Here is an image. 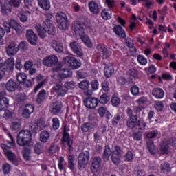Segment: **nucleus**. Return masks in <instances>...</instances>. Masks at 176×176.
<instances>
[{"instance_id":"obj_41","label":"nucleus","mask_w":176,"mask_h":176,"mask_svg":"<svg viewBox=\"0 0 176 176\" xmlns=\"http://www.w3.org/2000/svg\"><path fill=\"white\" fill-rule=\"evenodd\" d=\"M74 161L75 157H74L73 155H69L68 157V166L72 171H74V170H75V164H74Z\"/></svg>"},{"instance_id":"obj_52","label":"nucleus","mask_w":176,"mask_h":176,"mask_svg":"<svg viewBox=\"0 0 176 176\" xmlns=\"http://www.w3.org/2000/svg\"><path fill=\"white\" fill-rule=\"evenodd\" d=\"M64 86L67 89V93H68V90L75 89V82L74 81L67 82Z\"/></svg>"},{"instance_id":"obj_17","label":"nucleus","mask_w":176,"mask_h":176,"mask_svg":"<svg viewBox=\"0 0 176 176\" xmlns=\"http://www.w3.org/2000/svg\"><path fill=\"white\" fill-rule=\"evenodd\" d=\"M61 108H63V104L60 101H56L51 104L50 111L54 115H57L60 111H61Z\"/></svg>"},{"instance_id":"obj_42","label":"nucleus","mask_w":176,"mask_h":176,"mask_svg":"<svg viewBox=\"0 0 176 176\" xmlns=\"http://www.w3.org/2000/svg\"><path fill=\"white\" fill-rule=\"evenodd\" d=\"M23 155L25 160H31V149L25 148L23 151Z\"/></svg>"},{"instance_id":"obj_55","label":"nucleus","mask_w":176,"mask_h":176,"mask_svg":"<svg viewBox=\"0 0 176 176\" xmlns=\"http://www.w3.org/2000/svg\"><path fill=\"white\" fill-rule=\"evenodd\" d=\"M17 48L18 50H27L28 49V44L25 41H22L19 44Z\"/></svg>"},{"instance_id":"obj_11","label":"nucleus","mask_w":176,"mask_h":176,"mask_svg":"<svg viewBox=\"0 0 176 176\" xmlns=\"http://www.w3.org/2000/svg\"><path fill=\"white\" fill-rule=\"evenodd\" d=\"M59 97H64L67 94V88L63 86V82H56L52 87Z\"/></svg>"},{"instance_id":"obj_21","label":"nucleus","mask_w":176,"mask_h":176,"mask_svg":"<svg viewBox=\"0 0 176 176\" xmlns=\"http://www.w3.org/2000/svg\"><path fill=\"white\" fill-rule=\"evenodd\" d=\"M58 76L61 79H65V78H69L70 76H72V72H71V70L69 69H59Z\"/></svg>"},{"instance_id":"obj_56","label":"nucleus","mask_w":176,"mask_h":176,"mask_svg":"<svg viewBox=\"0 0 176 176\" xmlns=\"http://www.w3.org/2000/svg\"><path fill=\"white\" fill-rule=\"evenodd\" d=\"M2 168L4 174H9V173H10V170H12V166H10V164L6 163L3 164Z\"/></svg>"},{"instance_id":"obj_45","label":"nucleus","mask_w":176,"mask_h":176,"mask_svg":"<svg viewBox=\"0 0 176 176\" xmlns=\"http://www.w3.org/2000/svg\"><path fill=\"white\" fill-rule=\"evenodd\" d=\"M3 118L6 119V120H9L10 119H13L14 118V113L10 111V110H6L3 114Z\"/></svg>"},{"instance_id":"obj_2","label":"nucleus","mask_w":176,"mask_h":176,"mask_svg":"<svg viewBox=\"0 0 176 176\" xmlns=\"http://www.w3.org/2000/svg\"><path fill=\"white\" fill-rule=\"evenodd\" d=\"M31 140H32L31 131L21 130L17 135L16 142L19 146H25L31 144Z\"/></svg>"},{"instance_id":"obj_3","label":"nucleus","mask_w":176,"mask_h":176,"mask_svg":"<svg viewBox=\"0 0 176 176\" xmlns=\"http://www.w3.org/2000/svg\"><path fill=\"white\" fill-rule=\"evenodd\" d=\"M56 17L59 28L65 30H68V27H69V21H68L67 14L63 12H60L56 14Z\"/></svg>"},{"instance_id":"obj_23","label":"nucleus","mask_w":176,"mask_h":176,"mask_svg":"<svg viewBox=\"0 0 176 176\" xmlns=\"http://www.w3.org/2000/svg\"><path fill=\"white\" fill-rule=\"evenodd\" d=\"M6 89L10 93H12L17 89V82L13 79H10L6 84Z\"/></svg>"},{"instance_id":"obj_18","label":"nucleus","mask_w":176,"mask_h":176,"mask_svg":"<svg viewBox=\"0 0 176 176\" xmlns=\"http://www.w3.org/2000/svg\"><path fill=\"white\" fill-rule=\"evenodd\" d=\"M35 108L32 104H26L25 109L22 113V116L25 119H30L32 113H34Z\"/></svg>"},{"instance_id":"obj_57","label":"nucleus","mask_w":176,"mask_h":176,"mask_svg":"<svg viewBox=\"0 0 176 176\" xmlns=\"http://www.w3.org/2000/svg\"><path fill=\"white\" fill-rule=\"evenodd\" d=\"M102 90H103V91H105L106 93H108V91H109L110 88L109 83L108 82V81L104 80L102 82Z\"/></svg>"},{"instance_id":"obj_20","label":"nucleus","mask_w":176,"mask_h":176,"mask_svg":"<svg viewBox=\"0 0 176 176\" xmlns=\"http://www.w3.org/2000/svg\"><path fill=\"white\" fill-rule=\"evenodd\" d=\"M88 8L94 14H98L100 13V6L95 1H91L88 3Z\"/></svg>"},{"instance_id":"obj_60","label":"nucleus","mask_w":176,"mask_h":176,"mask_svg":"<svg viewBox=\"0 0 176 176\" xmlns=\"http://www.w3.org/2000/svg\"><path fill=\"white\" fill-rule=\"evenodd\" d=\"M35 65H34V62H32V60H28L25 63L24 65V68L25 69H26L27 71L31 69L32 68H33L32 67H34Z\"/></svg>"},{"instance_id":"obj_27","label":"nucleus","mask_w":176,"mask_h":176,"mask_svg":"<svg viewBox=\"0 0 176 176\" xmlns=\"http://www.w3.org/2000/svg\"><path fill=\"white\" fill-rule=\"evenodd\" d=\"M114 32L116 35H118L120 38H126V32L123 30V28L120 25H116L113 28Z\"/></svg>"},{"instance_id":"obj_19","label":"nucleus","mask_w":176,"mask_h":176,"mask_svg":"<svg viewBox=\"0 0 176 176\" xmlns=\"http://www.w3.org/2000/svg\"><path fill=\"white\" fill-rule=\"evenodd\" d=\"M72 30L75 32L76 35H79V36H82L85 34V28H83V25L79 22H77L73 25Z\"/></svg>"},{"instance_id":"obj_6","label":"nucleus","mask_w":176,"mask_h":176,"mask_svg":"<svg viewBox=\"0 0 176 176\" xmlns=\"http://www.w3.org/2000/svg\"><path fill=\"white\" fill-rule=\"evenodd\" d=\"M1 147L8 160H10V162H12L15 166H17L19 164V162L16 160V154H14L12 150H10L12 148L5 144H1Z\"/></svg>"},{"instance_id":"obj_36","label":"nucleus","mask_w":176,"mask_h":176,"mask_svg":"<svg viewBox=\"0 0 176 176\" xmlns=\"http://www.w3.org/2000/svg\"><path fill=\"white\" fill-rule=\"evenodd\" d=\"M104 72L106 78H111V76H112V74L115 72L113 66L112 65L110 66H106L104 69Z\"/></svg>"},{"instance_id":"obj_50","label":"nucleus","mask_w":176,"mask_h":176,"mask_svg":"<svg viewBox=\"0 0 176 176\" xmlns=\"http://www.w3.org/2000/svg\"><path fill=\"white\" fill-rule=\"evenodd\" d=\"M111 104L113 107H119V105H120V98L118 96H113L111 98Z\"/></svg>"},{"instance_id":"obj_63","label":"nucleus","mask_w":176,"mask_h":176,"mask_svg":"<svg viewBox=\"0 0 176 176\" xmlns=\"http://www.w3.org/2000/svg\"><path fill=\"white\" fill-rule=\"evenodd\" d=\"M0 100L7 101L9 102V98H6V91L3 90L0 91Z\"/></svg>"},{"instance_id":"obj_16","label":"nucleus","mask_w":176,"mask_h":176,"mask_svg":"<svg viewBox=\"0 0 176 176\" xmlns=\"http://www.w3.org/2000/svg\"><path fill=\"white\" fill-rule=\"evenodd\" d=\"M100 54L103 57V58H108L112 54V52L109 51V49L105 47L104 45H98L96 47Z\"/></svg>"},{"instance_id":"obj_13","label":"nucleus","mask_w":176,"mask_h":176,"mask_svg":"<svg viewBox=\"0 0 176 176\" xmlns=\"http://www.w3.org/2000/svg\"><path fill=\"white\" fill-rule=\"evenodd\" d=\"M69 46L76 56L78 57H82L83 56V51L82 50V47L78 43V42L74 41L70 43Z\"/></svg>"},{"instance_id":"obj_25","label":"nucleus","mask_w":176,"mask_h":176,"mask_svg":"<svg viewBox=\"0 0 176 176\" xmlns=\"http://www.w3.org/2000/svg\"><path fill=\"white\" fill-rule=\"evenodd\" d=\"M160 153L162 155H168L170 153V146H168V143L163 142L160 144Z\"/></svg>"},{"instance_id":"obj_28","label":"nucleus","mask_w":176,"mask_h":176,"mask_svg":"<svg viewBox=\"0 0 176 176\" xmlns=\"http://www.w3.org/2000/svg\"><path fill=\"white\" fill-rule=\"evenodd\" d=\"M152 94L155 98H163L164 97V91L161 88H154L152 91Z\"/></svg>"},{"instance_id":"obj_12","label":"nucleus","mask_w":176,"mask_h":176,"mask_svg":"<svg viewBox=\"0 0 176 176\" xmlns=\"http://www.w3.org/2000/svg\"><path fill=\"white\" fill-rule=\"evenodd\" d=\"M98 99L96 98H87L84 100V104L89 109H94L98 105Z\"/></svg>"},{"instance_id":"obj_22","label":"nucleus","mask_w":176,"mask_h":176,"mask_svg":"<svg viewBox=\"0 0 176 176\" xmlns=\"http://www.w3.org/2000/svg\"><path fill=\"white\" fill-rule=\"evenodd\" d=\"M61 140L62 144H64V142H67V145L69 146V152L73 151L74 148L72 147V145L74 142L72 140L69 139V133L65 132Z\"/></svg>"},{"instance_id":"obj_4","label":"nucleus","mask_w":176,"mask_h":176,"mask_svg":"<svg viewBox=\"0 0 176 176\" xmlns=\"http://www.w3.org/2000/svg\"><path fill=\"white\" fill-rule=\"evenodd\" d=\"M126 113L129 116L126 121V126L129 130H133L137 126V122H138V116L133 114V110L129 108L126 111Z\"/></svg>"},{"instance_id":"obj_15","label":"nucleus","mask_w":176,"mask_h":176,"mask_svg":"<svg viewBox=\"0 0 176 176\" xmlns=\"http://www.w3.org/2000/svg\"><path fill=\"white\" fill-rule=\"evenodd\" d=\"M17 45L14 41H12L9 45L6 47V53L8 56H16L17 52H19V48L16 47Z\"/></svg>"},{"instance_id":"obj_46","label":"nucleus","mask_w":176,"mask_h":176,"mask_svg":"<svg viewBox=\"0 0 176 176\" xmlns=\"http://www.w3.org/2000/svg\"><path fill=\"white\" fill-rule=\"evenodd\" d=\"M132 136L135 141H141V140H142V132H133Z\"/></svg>"},{"instance_id":"obj_26","label":"nucleus","mask_w":176,"mask_h":176,"mask_svg":"<svg viewBox=\"0 0 176 176\" xmlns=\"http://www.w3.org/2000/svg\"><path fill=\"white\" fill-rule=\"evenodd\" d=\"M21 128V121L19 119L14 120L10 124V129L12 131H19Z\"/></svg>"},{"instance_id":"obj_33","label":"nucleus","mask_w":176,"mask_h":176,"mask_svg":"<svg viewBox=\"0 0 176 176\" xmlns=\"http://www.w3.org/2000/svg\"><path fill=\"white\" fill-rule=\"evenodd\" d=\"M39 6L44 10H49L50 9V1L49 0H37Z\"/></svg>"},{"instance_id":"obj_34","label":"nucleus","mask_w":176,"mask_h":176,"mask_svg":"<svg viewBox=\"0 0 176 176\" xmlns=\"http://www.w3.org/2000/svg\"><path fill=\"white\" fill-rule=\"evenodd\" d=\"M147 148L148 152H150L151 155H155V153H156V146L153 144V140L149 139L147 141Z\"/></svg>"},{"instance_id":"obj_1","label":"nucleus","mask_w":176,"mask_h":176,"mask_svg":"<svg viewBox=\"0 0 176 176\" xmlns=\"http://www.w3.org/2000/svg\"><path fill=\"white\" fill-rule=\"evenodd\" d=\"M35 29L40 38H46L47 32L50 35H54V32H56V28L54 27V25L52 23L50 19L45 20L43 23V26L39 23L36 24Z\"/></svg>"},{"instance_id":"obj_5","label":"nucleus","mask_w":176,"mask_h":176,"mask_svg":"<svg viewBox=\"0 0 176 176\" xmlns=\"http://www.w3.org/2000/svg\"><path fill=\"white\" fill-rule=\"evenodd\" d=\"M90 159V153L89 151H83L80 153L78 157V168L79 170H82V168H85L89 164V160Z\"/></svg>"},{"instance_id":"obj_38","label":"nucleus","mask_w":176,"mask_h":176,"mask_svg":"<svg viewBox=\"0 0 176 176\" xmlns=\"http://www.w3.org/2000/svg\"><path fill=\"white\" fill-rule=\"evenodd\" d=\"M120 157H122L121 154H118L116 152L111 153V160L114 164H118L119 162L120 161Z\"/></svg>"},{"instance_id":"obj_49","label":"nucleus","mask_w":176,"mask_h":176,"mask_svg":"<svg viewBox=\"0 0 176 176\" xmlns=\"http://www.w3.org/2000/svg\"><path fill=\"white\" fill-rule=\"evenodd\" d=\"M16 79L19 83H23L27 79V74L25 73H19L16 76Z\"/></svg>"},{"instance_id":"obj_47","label":"nucleus","mask_w":176,"mask_h":176,"mask_svg":"<svg viewBox=\"0 0 176 176\" xmlns=\"http://www.w3.org/2000/svg\"><path fill=\"white\" fill-rule=\"evenodd\" d=\"M52 128L54 130H58L60 129V120L57 118L52 119Z\"/></svg>"},{"instance_id":"obj_32","label":"nucleus","mask_w":176,"mask_h":176,"mask_svg":"<svg viewBox=\"0 0 176 176\" xmlns=\"http://www.w3.org/2000/svg\"><path fill=\"white\" fill-rule=\"evenodd\" d=\"M10 28H13V30H15L17 32H21V25H20V24H19L14 19H11L10 21Z\"/></svg>"},{"instance_id":"obj_30","label":"nucleus","mask_w":176,"mask_h":176,"mask_svg":"<svg viewBox=\"0 0 176 176\" xmlns=\"http://www.w3.org/2000/svg\"><path fill=\"white\" fill-rule=\"evenodd\" d=\"M50 138V133L47 131H43L40 133V141L43 143L47 142Z\"/></svg>"},{"instance_id":"obj_10","label":"nucleus","mask_w":176,"mask_h":176,"mask_svg":"<svg viewBox=\"0 0 176 176\" xmlns=\"http://www.w3.org/2000/svg\"><path fill=\"white\" fill-rule=\"evenodd\" d=\"M91 170L94 174L95 173H97L100 168H101V163L102 160H101V157H94L91 159Z\"/></svg>"},{"instance_id":"obj_14","label":"nucleus","mask_w":176,"mask_h":176,"mask_svg":"<svg viewBox=\"0 0 176 176\" xmlns=\"http://www.w3.org/2000/svg\"><path fill=\"white\" fill-rule=\"evenodd\" d=\"M26 37L28 41V42L32 45L33 46H35L38 42V36H36V34L34 33V30L29 29L26 31Z\"/></svg>"},{"instance_id":"obj_48","label":"nucleus","mask_w":176,"mask_h":176,"mask_svg":"<svg viewBox=\"0 0 176 176\" xmlns=\"http://www.w3.org/2000/svg\"><path fill=\"white\" fill-rule=\"evenodd\" d=\"M92 128H93V124L88 122L85 123L81 126L82 131L84 133H87V131H89V130H91Z\"/></svg>"},{"instance_id":"obj_8","label":"nucleus","mask_w":176,"mask_h":176,"mask_svg":"<svg viewBox=\"0 0 176 176\" xmlns=\"http://www.w3.org/2000/svg\"><path fill=\"white\" fill-rule=\"evenodd\" d=\"M21 3V0H6L4 7H2V10L6 12H12V6L19 8Z\"/></svg>"},{"instance_id":"obj_24","label":"nucleus","mask_w":176,"mask_h":176,"mask_svg":"<svg viewBox=\"0 0 176 176\" xmlns=\"http://www.w3.org/2000/svg\"><path fill=\"white\" fill-rule=\"evenodd\" d=\"M51 46L55 50V52H57V53H63L64 50V48L63 47V44H61L56 40H52L51 43Z\"/></svg>"},{"instance_id":"obj_40","label":"nucleus","mask_w":176,"mask_h":176,"mask_svg":"<svg viewBox=\"0 0 176 176\" xmlns=\"http://www.w3.org/2000/svg\"><path fill=\"white\" fill-rule=\"evenodd\" d=\"M101 14L104 20H109V19L112 17V11L109 10H103Z\"/></svg>"},{"instance_id":"obj_9","label":"nucleus","mask_w":176,"mask_h":176,"mask_svg":"<svg viewBox=\"0 0 176 176\" xmlns=\"http://www.w3.org/2000/svg\"><path fill=\"white\" fill-rule=\"evenodd\" d=\"M58 63V58L54 55L47 56L43 60V64L46 67H54V65H57Z\"/></svg>"},{"instance_id":"obj_7","label":"nucleus","mask_w":176,"mask_h":176,"mask_svg":"<svg viewBox=\"0 0 176 176\" xmlns=\"http://www.w3.org/2000/svg\"><path fill=\"white\" fill-rule=\"evenodd\" d=\"M63 61L71 68L72 69H78L82 63L78 60L77 58L72 56H67L63 58Z\"/></svg>"},{"instance_id":"obj_53","label":"nucleus","mask_w":176,"mask_h":176,"mask_svg":"<svg viewBox=\"0 0 176 176\" xmlns=\"http://www.w3.org/2000/svg\"><path fill=\"white\" fill-rule=\"evenodd\" d=\"M89 82L86 80L81 81L78 84V87H80V89H82V90H86L89 89Z\"/></svg>"},{"instance_id":"obj_62","label":"nucleus","mask_w":176,"mask_h":176,"mask_svg":"<svg viewBox=\"0 0 176 176\" xmlns=\"http://www.w3.org/2000/svg\"><path fill=\"white\" fill-rule=\"evenodd\" d=\"M8 107H9V101L0 100V112L1 111H3L5 108H8Z\"/></svg>"},{"instance_id":"obj_51","label":"nucleus","mask_w":176,"mask_h":176,"mask_svg":"<svg viewBox=\"0 0 176 176\" xmlns=\"http://www.w3.org/2000/svg\"><path fill=\"white\" fill-rule=\"evenodd\" d=\"M137 126L138 130H145V128L146 127V123L144 122V120H138Z\"/></svg>"},{"instance_id":"obj_29","label":"nucleus","mask_w":176,"mask_h":176,"mask_svg":"<svg viewBox=\"0 0 176 176\" xmlns=\"http://www.w3.org/2000/svg\"><path fill=\"white\" fill-rule=\"evenodd\" d=\"M111 155H112V151H111V147H109V146L108 145L105 146L102 155L104 162H108V160H109Z\"/></svg>"},{"instance_id":"obj_59","label":"nucleus","mask_w":176,"mask_h":176,"mask_svg":"<svg viewBox=\"0 0 176 176\" xmlns=\"http://www.w3.org/2000/svg\"><path fill=\"white\" fill-rule=\"evenodd\" d=\"M131 93H132L133 96H138L140 94V88L137 85H133L131 87Z\"/></svg>"},{"instance_id":"obj_54","label":"nucleus","mask_w":176,"mask_h":176,"mask_svg":"<svg viewBox=\"0 0 176 176\" xmlns=\"http://www.w3.org/2000/svg\"><path fill=\"white\" fill-rule=\"evenodd\" d=\"M154 108L158 111V112H160L163 111V102L162 101H156L154 104Z\"/></svg>"},{"instance_id":"obj_43","label":"nucleus","mask_w":176,"mask_h":176,"mask_svg":"<svg viewBox=\"0 0 176 176\" xmlns=\"http://www.w3.org/2000/svg\"><path fill=\"white\" fill-rule=\"evenodd\" d=\"M34 152L36 155H41L43 152V145L40 143H37L34 145Z\"/></svg>"},{"instance_id":"obj_58","label":"nucleus","mask_w":176,"mask_h":176,"mask_svg":"<svg viewBox=\"0 0 176 176\" xmlns=\"http://www.w3.org/2000/svg\"><path fill=\"white\" fill-rule=\"evenodd\" d=\"M25 8L28 9H32L34 8V0H24Z\"/></svg>"},{"instance_id":"obj_64","label":"nucleus","mask_w":176,"mask_h":176,"mask_svg":"<svg viewBox=\"0 0 176 176\" xmlns=\"http://www.w3.org/2000/svg\"><path fill=\"white\" fill-rule=\"evenodd\" d=\"M16 101L18 102H24L25 101V94H19L16 96Z\"/></svg>"},{"instance_id":"obj_35","label":"nucleus","mask_w":176,"mask_h":176,"mask_svg":"<svg viewBox=\"0 0 176 176\" xmlns=\"http://www.w3.org/2000/svg\"><path fill=\"white\" fill-rule=\"evenodd\" d=\"M6 67L9 71H13L14 69V58H10L5 61Z\"/></svg>"},{"instance_id":"obj_37","label":"nucleus","mask_w":176,"mask_h":176,"mask_svg":"<svg viewBox=\"0 0 176 176\" xmlns=\"http://www.w3.org/2000/svg\"><path fill=\"white\" fill-rule=\"evenodd\" d=\"M80 38H81L83 43L88 46V47H91L93 46L91 40H90V38H89L85 33L82 34V36H80Z\"/></svg>"},{"instance_id":"obj_44","label":"nucleus","mask_w":176,"mask_h":176,"mask_svg":"<svg viewBox=\"0 0 176 176\" xmlns=\"http://www.w3.org/2000/svg\"><path fill=\"white\" fill-rule=\"evenodd\" d=\"M161 170L162 173H170L171 171V166L168 163H164L161 165Z\"/></svg>"},{"instance_id":"obj_39","label":"nucleus","mask_w":176,"mask_h":176,"mask_svg":"<svg viewBox=\"0 0 176 176\" xmlns=\"http://www.w3.org/2000/svg\"><path fill=\"white\" fill-rule=\"evenodd\" d=\"M109 100H111L109 95H108V94H103L102 96H100L99 102L103 105H105V104H107Z\"/></svg>"},{"instance_id":"obj_61","label":"nucleus","mask_w":176,"mask_h":176,"mask_svg":"<svg viewBox=\"0 0 176 176\" xmlns=\"http://www.w3.org/2000/svg\"><path fill=\"white\" fill-rule=\"evenodd\" d=\"M138 61L141 64V65H146V64L148 63L146 58H145L142 55L138 56Z\"/></svg>"},{"instance_id":"obj_31","label":"nucleus","mask_w":176,"mask_h":176,"mask_svg":"<svg viewBox=\"0 0 176 176\" xmlns=\"http://www.w3.org/2000/svg\"><path fill=\"white\" fill-rule=\"evenodd\" d=\"M45 100H46V91L42 89L37 95L36 102H38V104H42Z\"/></svg>"}]
</instances>
